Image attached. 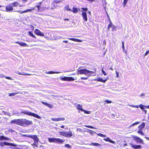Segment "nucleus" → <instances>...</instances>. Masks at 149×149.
<instances>
[{
  "label": "nucleus",
  "mask_w": 149,
  "mask_h": 149,
  "mask_svg": "<svg viewBox=\"0 0 149 149\" xmlns=\"http://www.w3.org/2000/svg\"><path fill=\"white\" fill-rule=\"evenodd\" d=\"M3 77H5L6 79H9V80H12V78H11V77H5V75H3V76L1 77V78Z\"/></svg>",
  "instance_id": "38"
},
{
  "label": "nucleus",
  "mask_w": 149,
  "mask_h": 149,
  "mask_svg": "<svg viewBox=\"0 0 149 149\" xmlns=\"http://www.w3.org/2000/svg\"><path fill=\"white\" fill-rule=\"evenodd\" d=\"M38 3L39 4H40L42 3V2H40V3Z\"/></svg>",
  "instance_id": "64"
},
{
  "label": "nucleus",
  "mask_w": 149,
  "mask_h": 149,
  "mask_svg": "<svg viewBox=\"0 0 149 149\" xmlns=\"http://www.w3.org/2000/svg\"><path fill=\"white\" fill-rule=\"evenodd\" d=\"M68 41H66V40H63V42H65V43H67L68 42Z\"/></svg>",
  "instance_id": "56"
},
{
  "label": "nucleus",
  "mask_w": 149,
  "mask_h": 149,
  "mask_svg": "<svg viewBox=\"0 0 149 149\" xmlns=\"http://www.w3.org/2000/svg\"><path fill=\"white\" fill-rule=\"evenodd\" d=\"M35 7L34 8H31V9H27L23 11H21L20 10L17 11V12L20 13L21 14H22L24 13H26L27 12H31L33 10L35 9Z\"/></svg>",
  "instance_id": "14"
},
{
  "label": "nucleus",
  "mask_w": 149,
  "mask_h": 149,
  "mask_svg": "<svg viewBox=\"0 0 149 149\" xmlns=\"http://www.w3.org/2000/svg\"><path fill=\"white\" fill-rule=\"evenodd\" d=\"M24 1L25 2L27 0H23V1Z\"/></svg>",
  "instance_id": "63"
},
{
  "label": "nucleus",
  "mask_w": 149,
  "mask_h": 149,
  "mask_svg": "<svg viewBox=\"0 0 149 149\" xmlns=\"http://www.w3.org/2000/svg\"><path fill=\"white\" fill-rule=\"evenodd\" d=\"M102 73L104 74V75L105 76H106L107 75V74L105 72L104 70H103V69H102Z\"/></svg>",
  "instance_id": "49"
},
{
  "label": "nucleus",
  "mask_w": 149,
  "mask_h": 149,
  "mask_svg": "<svg viewBox=\"0 0 149 149\" xmlns=\"http://www.w3.org/2000/svg\"><path fill=\"white\" fill-rule=\"evenodd\" d=\"M32 124V122L31 121H29L26 119H21V125L26 126Z\"/></svg>",
  "instance_id": "4"
},
{
  "label": "nucleus",
  "mask_w": 149,
  "mask_h": 149,
  "mask_svg": "<svg viewBox=\"0 0 149 149\" xmlns=\"http://www.w3.org/2000/svg\"><path fill=\"white\" fill-rule=\"evenodd\" d=\"M60 135L68 138H70L72 136V132L70 130L68 131L59 132Z\"/></svg>",
  "instance_id": "2"
},
{
  "label": "nucleus",
  "mask_w": 149,
  "mask_h": 149,
  "mask_svg": "<svg viewBox=\"0 0 149 149\" xmlns=\"http://www.w3.org/2000/svg\"><path fill=\"white\" fill-rule=\"evenodd\" d=\"M60 73V72H54L53 71H49L48 72H46V73L48 74H54V73L58 74V73Z\"/></svg>",
  "instance_id": "29"
},
{
  "label": "nucleus",
  "mask_w": 149,
  "mask_h": 149,
  "mask_svg": "<svg viewBox=\"0 0 149 149\" xmlns=\"http://www.w3.org/2000/svg\"><path fill=\"white\" fill-rule=\"evenodd\" d=\"M68 39L70 40H73L74 41L77 42H81L82 40H79L77 39H76L74 38H68Z\"/></svg>",
  "instance_id": "22"
},
{
  "label": "nucleus",
  "mask_w": 149,
  "mask_h": 149,
  "mask_svg": "<svg viewBox=\"0 0 149 149\" xmlns=\"http://www.w3.org/2000/svg\"><path fill=\"white\" fill-rule=\"evenodd\" d=\"M38 8V10L39 11H42L44 10V8L43 7H40L39 5H37L36 6Z\"/></svg>",
  "instance_id": "24"
},
{
  "label": "nucleus",
  "mask_w": 149,
  "mask_h": 149,
  "mask_svg": "<svg viewBox=\"0 0 149 149\" xmlns=\"http://www.w3.org/2000/svg\"><path fill=\"white\" fill-rule=\"evenodd\" d=\"M145 93H143L141 95H140L139 96V97H143V96H145Z\"/></svg>",
  "instance_id": "50"
},
{
  "label": "nucleus",
  "mask_w": 149,
  "mask_h": 149,
  "mask_svg": "<svg viewBox=\"0 0 149 149\" xmlns=\"http://www.w3.org/2000/svg\"><path fill=\"white\" fill-rule=\"evenodd\" d=\"M11 4H12L13 7H15L17 6L19 4V3L17 1H15L14 2L12 3Z\"/></svg>",
  "instance_id": "25"
},
{
  "label": "nucleus",
  "mask_w": 149,
  "mask_h": 149,
  "mask_svg": "<svg viewBox=\"0 0 149 149\" xmlns=\"http://www.w3.org/2000/svg\"><path fill=\"white\" fill-rule=\"evenodd\" d=\"M122 47L123 48V50H124L125 47L124 45H122Z\"/></svg>",
  "instance_id": "57"
},
{
  "label": "nucleus",
  "mask_w": 149,
  "mask_h": 149,
  "mask_svg": "<svg viewBox=\"0 0 149 149\" xmlns=\"http://www.w3.org/2000/svg\"><path fill=\"white\" fill-rule=\"evenodd\" d=\"M149 53V50L147 51L146 52V53L144 54V56H146Z\"/></svg>",
  "instance_id": "47"
},
{
  "label": "nucleus",
  "mask_w": 149,
  "mask_h": 149,
  "mask_svg": "<svg viewBox=\"0 0 149 149\" xmlns=\"http://www.w3.org/2000/svg\"><path fill=\"white\" fill-rule=\"evenodd\" d=\"M15 43H16L19 44L20 45L22 46L25 47V46H28L25 43H22L21 42L19 41H17L16 42H15Z\"/></svg>",
  "instance_id": "20"
},
{
  "label": "nucleus",
  "mask_w": 149,
  "mask_h": 149,
  "mask_svg": "<svg viewBox=\"0 0 149 149\" xmlns=\"http://www.w3.org/2000/svg\"><path fill=\"white\" fill-rule=\"evenodd\" d=\"M75 107H77V109H78L80 110L81 111H84L85 113H86L87 114H89V111H87L85 110H84L82 108V107L81 105H80L79 104H76L75 105Z\"/></svg>",
  "instance_id": "10"
},
{
  "label": "nucleus",
  "mask_w": 149,
  "mask_h": 149,
  "mask_svg": "<svg viewBox=\"0 0 149 149\" xmlns=\"http://www.w3.org/2000/svg\"><path fill=\"white\" fill-rule=\"evenodd\" d=\"M10 123L12 124L21 125V119L13 120L11 121Z\"/></svg>",
  "instance_id": "9"
},
{
  "label": "nucleus",
  "mask_w": 149,
  "mask_h": 149,
  "mask_svg": "<svg viewBox=\"0 0 149 149\" xmlns=\"http://www.w3.org/2000/svg\"><path fill=\"white\" fill-rule=\"evenodd\" d=\"M122 45H124V43L123 42H122Z\"/></svg>",
  "instance_id": "60"
},
{
  "label": "nucleus",
  "mask_w": 149,
  "mask_h": 149,
  "mask_svg": "<svg viewBox=\"0 0 149 149\" xmlns=\"http://www.w3.org/2000/svg\"><path fill=\"white\" fill-rule=\"evenodd\" d=\"M3 144L4 145H10V143H7L6 142H4L3 143Z\"/></svg>",
  "instance_id": "45"
},
{
  "label": "nucleus",
  "mask_w": 149,
  "mask_h": 149,
  "mask_svg": "<svg viewBox=\"0 0 149 149\" xmlns=\"http://www.w3.org/2000/svg\"><path fill=\"white\" fill-rule=\"evenodd\" d=\"M85 126L89 128H91L92 129L95 128L94 127L91 126L86 125Z\"/></svg>",
  "instance_id": "42"
},
{
  "label": "nucleus",
  "mask_w": 149,
  "mask_h": 149,
  "mask_svg": "<svg viewBox=\"0 0 149 149\" xmlns=\"http://www.w3.org/2000/svg\"><path fill=\"white\" fill-rule=\"evenodd\" d=\"M65 146L66 147L68 148H71V146L69 144H66L65 145Z\"/></svg>",
  "instance_id": "39"
},
{
  "label": "nucleus",
  "mask_w": 149,
  "mask_h": 149,
  "mask_svg": "<svg viewBox=\"0 0 149 149\" xmlns=\"http://www.w3.org/2000/svg\"><path fill=\"white\" fill-rule=\"evenodd\" d=\"M65 141L64 139H61L59 138H57L56 143H63Z\"/></svg>",
  "instance_id": "16"
},
{
  "label": "nucleus",
  "mask_w": 149,
  "mask_h": 149,
  "mask_svg": "<svg viewBox=\"0 0 149 149\" xmlns=\"http://www.w3.org/2000/svg\"><path fill=\"white\" fill-rule=\"evenodd\" d=\"M97 134L99 136H100L101 137H106V136L105 135H104L102 134H101V133H99V134Z\"/></svg>",
  "instance_id": "40"
},
{
  "label": "nucleus",
  "mask_w": 149,
  "mask_h": 149,
  "mask_svg": "<svg viewBox=\"0 0 149 149\" xmlns=\"http://www.w3.org/2000/svg\"><path fill=\"white\" fill-rule=\"evenodd\" d=\"M81 9L85 11H87L88 10V9L87 8H82Z\"/></svg>",
  "instance_id": "48"
},
{
  "label": "nucleus",
  "mask_w": 149,
  "mask_h": 149,
  "mask_svg": "<svg viewBox=\"0 0 149 149\" xmlns=\"http://www.w3.org/2000/svg\"><path fill=\"white\" fill-rule=\"evenodd\" d=\"M77 131H82V130L80 128H78L77 129Z\"/></svg>",
  "instance_id": "55"
},
{
  "label": "nucleus",
  "mask_w": 149,
  "mask_h": 149,
  "mask_svg": "<svg viewBox=\"0 0 149 149\" xmlns=\"http://www.w3.org/2000/svg\"><path fill=\"white\" fill-rule=\"evenodd\" d=\"M143 111L145 112V113L146 114V113L147 111L146 110H144Z\"/></svg>",
  "instance_id": "59"
},
{
  "label": "nucleus",
  "mask_w": 149,
  "mask_h": 149,
  "mask_svg": "<svg viewBox=\"0 0 149 149\" xmlns=\"http://www.w3.org/2000/svg\"><path fill=\"white\" fill-rule=\"evenodd\" d=\"M104 140L106 141L109 142L113 144L115 143V142L114 141H113L111 140L108 137H107L106 139H104Z\"/></svg>",
  "instance_id": "21"
},
{
  "label": "nucleus",
  "mask_w": 149,
  "mask_h": 149,
  "mask_svg": "<svg viewBox=\"0 0 149 149\" xmlns=\"http://www.w3.org/2000/svg\"><path fill=\"white\" fill-rule=\"evenodd\" d=\"M48 141L50 142H55L56 143V138H49Z\"/></svg>",
  "instance_id": "18"
},
{
  "label": "nucleus",
  "mask_w": 149,
  "mask_h": 149,
  "mask_svg": "<svg viewBox=\"0 0 149 149\" xmlns=\"http://www.w3.org/2000/svg\"><path fill=\"white\" fill-rule=\"evenodd\" d=\"M24 136H28V137H29V136H27L26 135H24Z\"/></svg>",
  "instance_id": "62"
},
{
  "label": "nucleus",
  "mask_w": 149,
  "mask_h": 149,
  "mask_svg": "<svg viewBox=\"0 0 149 149\" xmlns=\"http://www.w3.org/2000/svg\"><path fill=\"white\" fill-rule=\"evenodd\" d=\"M107 79L108 78H106V79L103 80L100 77H98L97 79H95V80L97 81H100L103 83H105Z\"/></svg>",
  "instance_id": "19"
},
{
  "label": "nucleus",
  "mask_w": 149,
  "mask_h": 149,
  "mask_svg": "<svg viewBox=\"0 0 149 149\" xmlns=\"http://www.w3.org/2000/svg\"><path fill=\"white\" fill-rule=\"evenodd\" d=\"M29 34L32 37L34 38H36V37L35 36V35H34L33 33H32L31 32V31H29Z\"/></svg>",
  "instance_id": "33"
},
{
  "label": "nucleus",
  "mask_w": 149,
  "mask_h": 149,
  "mask_svg": "<svg viewBox=\"0 0 149 149\" xmlns=\"http://www.w3.org/2000/svg\"><path fill=\"white\" fill-rule=\"evenodd\" d=\"M42 103L43 104L45 105L46 106H47V104L48 103H47L46 102H42Z\"/></svg>",
  "instance_id": "53"
},
{
  "label": "nucleus",
  "mask_w": 149,
  "mask_h": 149,
  "mask_svg": "<svg viewBox=\"0 0 149 149\" xmlns=\"http://www.w3.org/2000/svg\"><path fill=\"white\" fill-rule=\"evenodd\" d=\"M60 78L62 80L68 81H73L75 80L74 78L72 77H60Z\"/></svg>",
  "instance_id": "7"
},
{
  "label": "nucleus",
  "mask_w": 149,
  "mask_h": 149,
  "mask_svg": "<svg viewBox=\"0 0 149 149\" xmlns=\"http://www.w3.org/2000/svg\"><path fill=\"white\" fill-rule=\"evenodd\" d=\"M128 106H129L130 107H135L136 108H138L139 107H140V108L142 109H144V107H146V106H145L144 105H142V104H140L138 106V105H131L130 104H128L127 105Z\"/></svg>",
  "instance_id": "13"
},
{
  "label": "nucleus",
  "mask_w": 149,
  "mask_h": 149,
  "mask_svg": "<svg viewBox=\"0 0 149 149\" xmlns=\"http://www.w3.org/2000/svg\"><path fill=\"white\" fill-rule=\"evenodd\" d=\"M145 125V124L144 123H142L138 127L139 129L142 130L144 128Z\"/></svg>",
  "instance_id": "23"
},
{
  "label": "nucleus",
  "mask_w": 149,
  "mask_h": 149,
  "mask_svg": "<svg viewBox=\"0 0 149 149\" xmlns=\"http://www.w3.org/2000/svg\"><path fill=\"white\" fill-rule=\"evenodd\" d=\"M114 26L113 25H112V22H110V24H109V25L108 26V28H107L108 30H109L110 28L111 27H112L114 28Z\"/></svg>",
  "instance_id": "31"
},
{
  "label": "nucleus",
  "mask_w": 149,
  "mask_h": 149,
  "mask_svg": "<svg viewBox=\"0 0 149 149\" xmlns=\"http://www.w3.org/2000/svg\"><path fill=\"white\" fill-rule=\"evenodd\" d=\"M142 130L139 129L138 131V133L139 134H141L142 135H144V134L143 131H142Z\"/></svg>",
  "instance_id": "32"
},
{
  "label": "nucleus",
  "mask_w": 149,
  "mask_h": 149,
  "mask_svg": "<svg viewBox=\"0 0 149 149\" xmlns=\"http://www.w3.org/2000/svg\"><path fill=\"white\" fill-rule=\"evenodd\" d=\"M81 15L83 18V19L84 21L86 22L87 21V15L86 13L85 12L82 11Z\"/></svg>",
  "instance_id": "12"
},
{
  "label": "nucleus",
  "mask_w": 149,
  "mask_h": 149,
  "mask_svg": "<svg viewBox=\"0 0 149 149\" xmlns=\"http://www.w3.org/2000/svg\"><path fill=\"white\" fill-rule=\"evenodd\" d=\"M34 33L38 36H44V34L42 33L39 30L36 29L34 31Z\"/></svg>",
  "instance_id": "11"
},
{
  "label": "nucleus",
  "mask_w": 149,
  "mask_h": 149,
  "mask_svg": "<svg viewBox=\"0 0 149 149\" xmlns=\"http://www.w3.org/2000/svg\"><path fill=\"white\" fill-rule=\"evenodd\" d=\"M128 0H124L123 4L124 6H125Z\"/></svg>",
  "instance_id": "44"
},
{
  "label": "nucleus",
  "mask_w": 149,
  "mask_h": 149,
  "mask_svg": "<svg viewBox=\"0 0 149 149\" xmlns=\"http://www.w3.org/2000/svg\"><path fill=\"white\" fill-rule=\"evenodd\" d=\"M90 145V146H100V145L97 143H91Z\"/></svg>",
  "instance_id": "28"
},
{
  "label": "nucleus",
  "mask_w": 149,
  "mask_h": 149,
  "mask_svg": "<svg viewBox=\"0 0 149 149\" xmlns=\"http://www.w3.org/2000/svg\"><path fill=\"white\" fill-rule=\"evenodd\" d=\"M15 72L17 74H19L21 75V73L17 71H15Z\"/></svg>",
  "instance_id": "51"
},
{
  "label": "nucleus",
  "mask_w": 149,
  "mask_h": 149,
  "mask_svg": "<svg viewBox=\"0 0 149 149\" xmlns=\"http://www.w3.org/2000/svg\"><path fill=\"white\" fill-rule=\"evenodd\" d=\"M87 130H88V131H89V132L91 134V135H92L93 134V132H94L95 133H96V132H94L92 130H89V129H87Z\"/></svg>",
  "instance_id": "37"
},
{
  "label": "nucleus",
  "mask_w": 149,
  "mask_h": 149,
  "mask_svg": "<svg viewBox=\"0 0 149 149\" xmlns=\"http://www.w3.org/2000/svg\"><path fill=\"white\" fill-rule=\"evenodd\" d=\"M71 11L72 12L74 13H77L78 11V9L74 7L72 9H71Z\"/></svg>",
  "instance_id": "26"
},
{
  "label": "nucleus",
  "mask_w": 149,
  "mask_h": 149,
  "mask_svg": "<svg viewBox=\"0 0 149 149\" xmlns=\"http://www.w3.org/2000/svg\"><path fill=\"white\" fill-rule=\"evenodd\" d=\"M51 120H52L55 121H58L61 120L63 121L65 120V118L63 117L58 118H51Z\"/></svg>",
  "instance_id": "15"
},
{
  "label": "nucleus",
  "mask_w": 149,
  "mask_h": 149,
  "mask_svg": "<svg viewBox=\"0 0 149 149\" xmlns=\"http://www.w3.org/2000/svg\"><path fill=\"white\" fill-rule=\"evenodd\" d=\"M9 139L4 137L3 136H0V141L1 140H8Z\"/></svg>",
  "instance_id": "27"
},
{
  "label": "nucleus",
  "mask_w": 149,
  "mask_h": 149,
  "mask_svg": "<svg viewBox=\"0 0 149 149\" xmlns=\"http://www.w3.org/2000/svg\"><path fill=\"white\" fill-rule=\"evenodd\" d=\"M5 10H3L7 12H11L13 10L12 4H9L7 6Z\"/></svg>",
  "instance_id": "8"
},
{
  "label": "nucleus",
  "mask_w": 149,
  "mask_h": 149,
  "mask_svg": "<svg viewBox=\"0 0 149 149\" xmlns=\"http://www.w3.org/2000/svg\"><path fill=\"white\" fill-rule=\"evenodd\" d=\"M87 78H86V77H81V79H85V80H86V79H87Z\"/></svg>",
  "instance_id": "54"
},
{
  "label": "nucleus",
  "mask_w": 149,
  "mask_h": 149,
  "mask_svg": "<svg viewBox=\"0 0 149 149\" xmlns=\"http://www.w3.org/2000/svg\"><path fill=\"white\" fill-rule=\"evenodd\" d=\"M18 94V93H10L9 94V96L10 97L14 96L15 95Z\"/></svg>",
  "instance_id": "34"
},
{
  "label": "nucleus",
  "mask_w": 149,
  "mask_h": 149,
  "mask_svg": "<svg viewBox=\"0 0 149 149\" xmlns=\"http://www.w3.org/2000/svg\"><path fill=\"white\" fill-rule=\"evenodd\" d=\"M65 8L66 10L70 11L71 10V9L69 8L68 5L67 6L65 7Z\"/></svg>",
  "instance_id": "30"
},
{
  "label": "nucleus",
  "mask_w": 149,
  "mask_h": 149,
  "mask_svg": "<svg viewBox=\"0 0 149 149\" xmlns=\"http://www.w3.org/2000/svg\"><path fill=\"white\" fill-rule=\"evenodd\" d=\"M116 77H118L119 76V73L117 71H116Z\"/></svg>",
  "instance_id": "52"
},
{
  "label": "nucleus",
  "mask_w": 149,
  "mask_h": 149,
  "mask_svg": "<svg viewBox=\"0 0 149 149\" xmlns=\"http://www.w3.org/2000/svg\"><path fill=\"white\" fill-rule=\"evenodd\" d=\"M47 106L48 107L51 108H52L53 107V106L51 104H47Z\"/></svg>",
  "instance_id": "43"
},
{
  "label": "nucleus",
  "mask_w": 149,
  "mask_h": 149,
  "mask_svg": "<svg viewBox=\"0 0 149 149\" xmlns=\"http://www.w3.org/2000/svg\"><path fill=\"white\" fill-rule=\"evenodd\" d=\"M140 123V122H135V123H133V124H132V125H131L130 126V127H132V126H134V125H137L138 124H139V123Z\"/></svg>",
  "instance_id": "35"
},
{
  "label": "nucleus",
  "mask_w": 149,
  "mask_h": 149,
  "mask_svg": "<svg viewBox=\"0 0 149 149\" xmlns=\"http://www.w3.org/2000/svg\"><path fill=\"white\" fill-rule=\"evenodd\" d=\"M21 75H31L32 74H28V73H25L24 72H23L22 73H21Z\"/></svg>",
  "instance_id": "36"
},
{
  "label": "nucleus",
  "mask_w": 149,
  "mask_h": 149,
  "mask_svg": "<svg viewBox=\"0 0 149 149\" xmlns=\"http://www.w3.org/2000/svg\"><path fill=\"white\" fill-rule=\"evenodd\" d=\"M84 74L86 75L90 76H95L96 75L95 72L90 71L86 69H82L78 70L77 74Z\"/></svg>",
  "instance_id": "1"
},
{
  "label": "nucleus",
  "mask_w": 149,
  "mask_h": 149,
  "mask_svg": "<svg viewBox=\"0 0 149 149\" xmlns=\"http://www.w3.org/2000/svg\"><path fill=\"white\" fill-rule=\"evenodd\" d=\"M29 137L32 138L34 141V142L33 145L37 147V144L38 142L39 141V140L37 136L36 135H33V136H29Z\"/></svg>",
  "instance_id": "5"
},
{
  "label": "nucleus",
  "mask_w": 149,
  "mask_h": 149,
  "mask_svg": "<svg viewBox=\"0 0 149 149\" xmlns=\"http://www.w3.org/2000/svg\"><path fill=\"white\" fill-rule=\"evenodd\" d=\"M22 113L29 116H33L38 119H40L41 118V117L38 116V115L26 111H24L22 112Z\"/></svg>",
  "instance_id": "3"
},
{
  "label": "nucleus",
  "mask_w": 149,
  "mask_h": 149,
  "mask_svg": "<svg viewBox=\"0 0 149 149\" xmlns=\"http://www.w3.org/2000/svg\"><path fill=\"white\" fill-rule=\"evenodd\" d=\"M61 2V1H60V0L58 1H54L53 3H54L57 4V3H59Z\"/></svg>",
  "instance_id": "41"
},
{
  "label": "nucleus",
  "mask_w": 149,
  "mask_h": 149,
  "mask_svg": "<svg viewBox=\"0 0 149 149\" xmlns=\"http://www.w3.org/2000/svg\"><path fill=\"white\" fill-rule=\"evenodd\" d=\"M147 108H148V109H149V106H146V107Z\"/></svg>",
  "instance_id": "61"
},
{
  "label": "nucleus",
  "mask_w": 149,
  "mask_h": 149,
  "mask_svg": "<svg viewBox=\"0 0 149 149\" xmlns=\"http://www.w3.org/2000/svg\"><path fill=\"white\" fill-rule=\"evenodd\" d=\"M132 137L134 138L133 140H135L137 143L141 144L144 143L143 140L139 137L135 135L132 136Z\"/></svg>",
  "instance_id": "6"
},
{
  "label": "nucleus",
  "mask_w": 149,
  "mask_h": 149,
  "mask_svg": "<svg viewBox=\"0 0 149 149\" xmlns=\"http://www.w3.org/2000/svg\"><path fill=\"white\" fill-rule=\"evenodd\" d=\"M131 145L132 148L135 149H140L141 148V146L140 145H133L132 144Z\"/></svg>",
  "instance_id": "17"
},
{
  "label": "nucleus",
  "mask_w": 149,
  "mask_h": 149,
  "mask_svg": "<svg viewBox=\"0 0 149 149\" xmlns=\"http://www.w3.org/2000/svg\"><path fill=\"white\" fill-rule=\"evenodd\" d=\"M61 128H64V125H62L61 126Z\"/></svg>",
  "instance_id": "58"
},
{
  "label": "nucleus",
  "mask_w": 149,
  "mask_h": 149,
  "mask_svg": "<svg viewBox=\"0 0 149 149\" xmlns=\"http://www.w3.org/2000/svg\"><path fill=\"white\" fill-rule=\"evenodd\" d=\"M104 102H106L107 103H111L112 102L111 101L108 100L105 101Z\"/></svg>",
  "instance_id": "46"
}]
</instances>
